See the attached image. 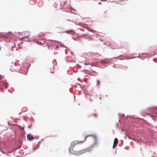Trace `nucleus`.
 <instances>
[{"instance_id": "obj_1", "label": "nucleus", "mask_w": 157, "mask_h": 157, "mask_svg": "<svg viewBox=\"0 0 157 157\" xmlns=\"http://www.w3.org/2000/svg\"><path fill=\"white\" fill-rule=\"evenodd\" d=\"M92 135H88L86 136V137L84 138V140L83 141H74L72 142L71 144V149H72L74 150V147L77 144H79L80 143H82L84 142L86 140V138L89 136H92Z\"/></svg>"}, {"instance_id": "obj_2", "label": "nucleus", "mask_w": 157, "mask_h": 157, "mask_svg": "<svg viewBox=\"0 0 157 157\" xmlns=\"http://www.w3.org/2000/svg\"><path fill=\"white\" fill-rule=\"evenodd\" d=\"M90 150H89L88 149H86L82 150L78 152V153L76 152L75 153L77 155L81 154L85 152L90 151Z\"/></svg>"}, {"instance_id": "obj_3", "label": "nucleus", "mask_w": 157, "mask_h": 157, "mask_svg": "<svg viewBox=\"0 0 157 157\" xmlns=\"http://www.w3.org/2000/svg\"><path fill=\"white\" fill-rule=\"evenodd\" d=\"M118 140L117 138H116L115 139L114 141V144L113 145V148L115 149L117 146V144L118 143Z\"/></svg>"}, {"instance_id": "obj_4", "label": "nucleus", "mask_w": 157, "mask_h": 157, "mask_svg": "<svg viewBox=\"0 0 157 157\" xmlns=\"http://www.w3.org/2000/svg\"><path fill=\"white\" fill-rule=\"evenodd\" d=\"M27 137V139L29 141H32L34 139L33 135L31 134H28Z\"/></svg>"}, {"instance_id": "obj_5", "label": "nucleus", "mask_w": 157, "mask_h": 157, "mask_svg": "<svg viewBox=\"0 0 157 157\" xmlns=\"http://www.w3.org/2000/svg\"><path fill=\"white\" fill-rule=\"evenodd\" d=\"M25 34H27V35L25 37H23L20 39L21 40H22L23 39L28 37L29 36L30 32L29 31H25L24 32Z\"/></svg>"}, {"instance_id": "obj_6", "label": "nucleus", "mask_w": 157, "mask_h": 157, "mask_svg": "<svg viewBox=\"0 0 157 157\" xmlns=\"http://www.w3.org/2000/svg\"><path fill=\"white\" fill-rule=\"evenodd\" d=\"M35 42L38 45H40V46L43 45V44L44 43H43L42 42H40L39 41H36Z\"/></svg>"}, {"instance_id": "obj_7", "label": "nucleus", "mask_w": 157, "mask_h": 157, "mask_svg": "<svg viewBox=\"0 0 157 157\" xmlns=\"http://www.w3.org/2000/svg\"><path fill=\"white\" fill-rule=\"evenodd\" d=\"M123 2V0H120L118 1V2L117 3V4H121L120 3Z\"/></svg>"}, {"instance_id": "obj_8", "label": "nucleus", "mask_w": 157, "mask_h": 157, "mask_svg": "<svg viewBox=\"0 0 157 157\" xmlns=\"http://www.w3.org/2000/svg\"><path fill=\"white\" fill-rule=\"evenodd\" d=\"M75 59H73V60H71V62H75Z\"/></svg>"}, {"instance_id": "obj_9", "label": "nucleus", "mask_w": 157, "mask_h": 157, "mask_svg": "<svg viewBox=\"0 0 157 157\" xmlns=\"http://www.w3.org/2000/svg\"><path fill=\"white\" fill-rule=\"evenodd\" d=\"M93 116H94L95 117H98V115H97V114H93Z\"/></svg>"}, {"instance_id": "obj_10", "label": "nucleus", "mask_w": 157, "mask_h": 157, "mask_svg": "<svg viewBox=\"0 0 157 157\" xmlns=\"http://www.w3.org/2000/svg\"><path fill=\"white\" fill-rule=\"evenodd\" d=\"M71 53L73 57L74 58L75 57V56H74V54L73 53V52H71Z\"/></svg>"}, {"instance_id": "obj_11", "label": "nucleus", "mask_w": 157, "mask_h": 157, "mask_svg": "<svg viewBox=\"0 0 157 157\" xmlns=\"http://www.w3.org/2000/svg\"><path fill=\"white\" fill-rule=\"evenodd\" d=\"M97 82H98V83L99 85H100V81L99 80H98Z\"/></svg>"}, {"instance_id": "obj_12", "label": "nucleus", "mask_w": 157, "mask_h": 157, "mask_svg": "<svg viewBox=\"0 0 157 157\" xmlns=\"http://www.w3.org/2000/svg\"><path fill=\"white\" fill-rule=\"evenodd\" d=\"M71 31L69 30V34H71Z\"/></svg>"}, {"instance_id": "obj_13", "label": "nucleus", "mask_w": 157, "mask_h": 157, "mask_svg": "<svg viewBox=\"0 0 157 157\" xmlns=\"http://www.w3.org/2000/svg\"><path fill=\"white\" fill-rule=\"evenodd\" d=\"M71 8H69V10H71Z\"/></svg>"}, {"instance_id": "obj_14", "label": "nucleus", "mask_w": 157, "mask_h": 157, "mask_svg": "<svg viewBox=\"0 0 157 157\" xmlns=\"http://www.w3.org/2000/svg\"><path fill=\"white\" fill-rule=\"evenodd\" d=\"M69 32V31H67V33H68Z\"/></svg>"}, {"instance_id": "obj_15", "label": "nucleus", "mask_w": 157, "mask_h": 157, "mask_svg": "<svg viewBox=\"0 0 157 157\" xmlns=\"http://www.w3.org/2000/svg\"><path fill=\"white\" fill-rule=\"evenodd\" d=\"M72 38L74 39H75V38H74L73 37H72Z\"/></svg>"}, {"instance_id": "obj_16", "label": "nucleus", "mask_w": 157, "mask_h": 157, "mask_svg": "<svg viewBox=\"0 0 157 157\" xmlns=\"http://www.w3.org/2000/svg\"><path fill=\"white\" fill-rule=\"evenodd\" d=\"M74 151L76 152V151Z\"/></svg>"}, {"instance_id": "obj_17", "label": "nucleus", "mask_w": 157, "mask_h": 157, "mask_svg": "<svg viewBox=\"0 0 157 157\" xmlns=\"http://www.w3.org/2000/svg\"><path fill=\"white\" fill-rule=\"evenodd\" d=\"M0 50H1V48H0Z\"/></svg>"}]
</instances>
